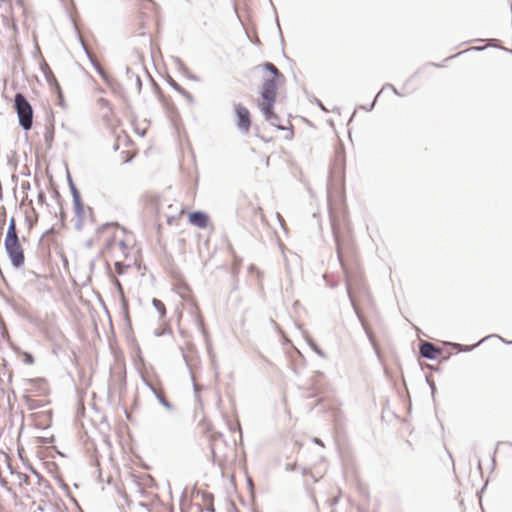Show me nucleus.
<instances>
[{
	"label": "nucleus",
	"instance_id": "obj_15",
	"mask_svg": "<svg viewBox=\"0 0 512 512\" xmlns=\"http://www.w3.org/2000/svg\"><path fill=\"white\" fill-rule=\"evenodd\" d=\"M348 292L354 308L358 310L360 303L359 295L350 283L348 284Z\"/></svg>",
	"mask_w": 512,
	"mask_h": 512
},
{
	"label": "nucleus",
	"instance_id": "obj_20",
	"mask_svg": "<svg viewBox=\"0 0 512 512\" xmlns=\"http://www.w3.org/2000/svg\"><path fill=\"white\" fill-rule=\"evenodd\" d=\"M265 165L268 166L269 165V157H266L265 158Z\"/></svg>",
	"mask_w": 512,
	"mask_h": 512
},
{
	"label": "nucleus",
	"instance_id": "obj_2",
	"mask_svg": "<svg viewBox=\"0 0 512 512\" xmlns=\"http://www.w3.org/2000/svg\"><path fill=\"white\" fill-rule=\"evenodd\" d=\"M101 234L106 243L105 252L107 256L121 255L128 257L135 247L134 233L118 223L106 224L102 228Z\"/></svg>",
	"mask_w": 512,
	"mask_h": 512
},
{
	"label": "nucleus",
	"instance_id": "obj_16",
	"mask_svg": "<svg viewBox=\"0 0 512 512\" xmlns=\"http://www.w3.org/2000/svg\"><path fill=\"white\" fill-rule=\"evenodd\" d=\"M153 304L156 307V309L160 312V314L162 316H164L165 315V306H164V304L160 300H158V299H154L153 300Z\"/></svg>",
	"mask_w": 512,
	"mask_h": 512
},
{
	"label": "nucleus",
	"instance_id": "obj_14",
	"mask_svg": "<svg viewBox=\"0 0 512 512\" xmlns=\"http://www.w3.org/2000/svg\"><path fill=\"white\" fill-rule=\"evenodd\" d=\"M131 5L139 10H151L153 7L152 0H131Z\"/></svg>",
	"mask_w": 512,
	"mask_h": 512
},
{
	"label": "nucleus",
	"instance_id": "obj_12",
	"mask_svg": "<svg viewBox=\"0 0 512 512\" xmlns=\"http://www.w3.org/2000/svg\"><path fill=\"white\" fill-rule=\"evenodd\" d=\"M107 257L114 262L115 271L118 275H122L124 271L129 267V265H126L124 263L128 257H124L121 255H113Z\"/></svg>",
	"mask_w": 512,
	"mask_h": 512
},
{
	"label": "nucleus",
	"instance_id": "obj_18",
	"mask_svg": "<svg viewBox=\"0 0 512 512\" xmlns=\"http://www.w3.org/2000/svg\"><path fill=\"white\" fill-rule=\"evenodd\" d=\"M113 282H114V284L116 285V287L118 288V290H119L120 292H123V288H122V285H121L120 281H119L117 278H115V277H114Z\"/></svg>",
	"mask_w": 512,
	"mask_h": 512
},
{
	"label": "nucleus",
	"instance_id": "obj_13",
	"mask_svg": "<svg viewBox=\"0 0 512 512\" xmlns=\"http://www.w3.org/2000/svg\"><path fill=\"white\" fill-rule=\"evenodd\" d=\"M152 390L155 394V396L157 397V399L159 400V402L166 408L170 409L172 408V405L170 404V402L167 400V397H166V394H165V391L164 389L160 386V385H157V386H152Z\"/></svg>",
	"mask_w": 512,
	"mask_h": 512
},
{
	"label": "nucleus",
	"instance_id": "obj_21",
	"mask_svg": "<svg viewBox=\"0 0 512 512\" xmlns=\"http://www.w3.org/2000/svg\"><path fill=\"white\" fill-rule=\"evenodd\" d=\"M256 211H257V212H261V208H260V207H257V208H256Z\"/></svg>",
	"mask_w": 512,
	"mask_h": 512
},
{
	"label": "nucleus",
	"instance_id": "obj_6",
	"mask_svg": "<svg viewBox=\"0 0 512 512\" xmlns=\"http://www.w3.org/2000/svg\"><path fill=\"white\" fill-rule=\"evenodd\" d=\"M140 201L145 212L156 216L159 215L160 196L158 194L152 192L145 193L142 195Z\"/></svg>",
	"mask_w": 512,
	"mask_h": 512
},
{
	"label": "nucleus",
	"instance_id": "obj_22",
	"mask_svg": "<svg viewBox=\"0 0 512 512\" xmlns=\"http://www.w3.org/2000/svg\"><path fill=\"white\" fill-rule=\"evenodd\" d=\"M174 86H175L177 89H179V85H178V84L174 83Z\"/></svg>",
	"mask_w": 512,
	"mask_h": 512
},
{
	"label": "nucleus",
	"instance_id": "obj_7",
	"mask_svg": "<svg viewBox=\"0 0 512 512\" xmlns=\"http://www.w3.org/2000/svg\"><path fill=\"white\" fill-rule=\"evenodd\" d=\"M26 391L34 397L47 395L49 392L48 383L43 378L30 379L27 381Z\"/></svg>",
	"mask_w": 512,
	"mask_h": 512
},
{
	"label": "nucleus",
	"instance_id": "obj_5",
	"mask_svg": "<svg viewBox=\"0 0 512 512\" xmlns=\"http://www.w3.org/2000/svg\"><path fill=\"white\" fill-rule=\"evenodd\" d=\"M234 111L238 128L242 132L248 133L252 123L250 111L242 104L234 105Z\"/></svg>",
	"mask_w": 512,
	"mask_h": 512
},
{
	"label": "nucleus",
	"instance_id": "obj_1",
	"mask_svg": "<svg viewBox=\"0 0 512 512\" xmlns=\"http://www.w3.org/2000/svg\"><path fill=\"white\" fill-rule=\"evenodd\" d=\"M260 67L263 69V76L255 103L262 112L264 119L270 125L285 131L284 138L291 140L294 137L293 125L290 120L281 119L274 111L278 90L285 81L284 75L270 62Z\"/></svg>",
	"mask_w": 512,
	"mask_h": 512
},
{
	"label": "nucleus",
	"instance_id": "obj_10",
	"mask_svg": "<svg viewBox=\"0 0 512 512\" xmlns=\"http://www.w3.org/2000/svg\"><path fill=\"white\" fill-rule=\"evenodd\" d=\"M159 100H160L163 108L165 109L166 113L170 117H174V116L177 115V108H176L174 102L172 101V99L169 96H166V95L160 93L159 94Z\"/></svg>",
	"mask_w": 512,
	"mask_h": 512
},
{
	"label": "nucleus",
	"instance_id": "obj_3",
	"mask_svg": "<svg viewBox=\"0 0 512 512\" xmlns=\"http://www.w3.org/2000/svg\"><path fill=\"white\" fill-rule=\"evenodd\" d=\"M4 245L13 266L21 267L24 264L25 257L17 234L16 220L13 217L9 221Z\"/></svg>",
	"mask_w": 512,
	"mask_h": 512
},
{
	"label": "nucleus",
	"instance_id": "obj_17",
	"mask_svg": "<svg viewBox=\"0 0 512 512\" xmlns=\"http://www.w3.org/2000/svg\"><path fill=\"white\" fill-rule=\"evenodd\" d=\"M22 357H23V361L28 364V365H32L34 363V357L30 354V353H27V352H24L22 354Z\"/></svg>",
	"mask_w": 512,
	"mask_h": 512
},
{
	"label": "nucleus",
	"instance_id": "obj_19",
	"mask_svg": "<svg viewBox=\"0 0 512 512\" xmlns=\"http://www.w3.org/2000/svg\"><path fill=\"white\" fill-rule=\"evenodd\" d=\"M315 443H317V444H319V445L323 446V443L321 442V440H319V439H317V438L315 439Z\"/></svg>",
	"mask_w": 512,
	"mask_h": 512
},
{
	"label": "nucleus",
	"instance_id": "obj_4",
	"mask_svg": "<svg viewBox=\"0 0 512 512\" xmlns=\"http://www.w3.org/2000/svg\"><path fill=\"white\" fill-rule=\"evenodd\" d=\"M14 109L17 113L20 126L24 130H30L33 124V108L23 94L17 93L15 95Z\"/></svg>",
	"mask_w": 512,
	"mask_h": 512
},
{
	"label": "nucleus",
	"instance_id": "obj_11",
	"mask_svg": "<svg viewBox=\"0 0 512 512\" xmlns=\"http://www.w3.org/2000/svg\"><path fill=\"white\" fill-rule=\"evenodd\" d=\"M189 222L199 228H205L208 225V217L203 212H192L189 214Z\"/></svg>",
	"mask_w": 512,
	"mask_h": 512
},
{
	"label": "nucleus",
	"instance_id": "obj_9",
	"mask_svg": "<svg viewBox=\"0 0 512 512\" xmlns=\"http://www.w3.org/2000/svg\"><path fill=\"white\" fill-rule=\"evenodd\" d=\"M420 354L428 359H438L441 358L443 352L441 348L436 347L434 344L424 342L420 346Z\"/></svg>",
	"mask_w": 512,
	"mask_h": 512
},
{
	"label": "nucleus",
	"instance_id": "obj_8",
	"mask_svg": "<svg viewBox=\"0 0 512 512\" xmlns=\"http://www.w3.org/2000/svg\"><path fill=\"white\" fill-rule=\"evenodd\" d=\"M345 171V153L341 145L335 149V155L332 165V174L336 175L341 181L344 178Z\"/></svg>",
	"mask_w": 512,
	"mask_h": 512
}]
</instances>
